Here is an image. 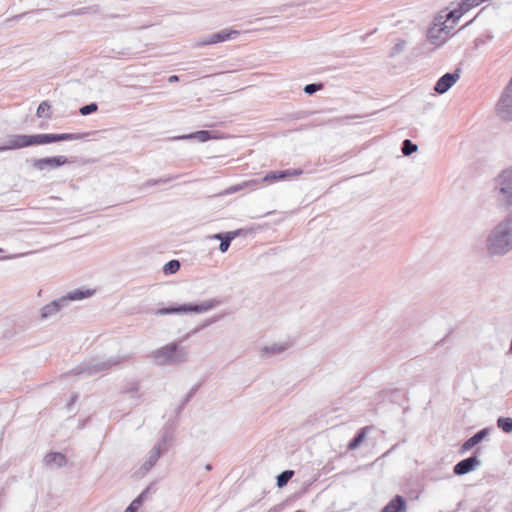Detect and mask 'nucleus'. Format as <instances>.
<instances>
[{"label": "nucleus", "instance_id": "obj_1", "mask_svg": "<svg viewBox=\"0 0 512 512\" xmlns=\"http://www.w3.org/2000/svg\"><path fill=\"white\" fill-rule=\"evenodd\" d=\"M485 250L492 257H503L512 251V212L490 229L485 239Z\"/></svg>", "mask_w": 512, "mask_h": 512}, {"label": "nucleus", "instance_id": "obj_2", "mask_svg": "<svg viewBox=\"0 0 512 512\" xmlns=\"http://www.w3.org/2000/svg\"><path fill=\"white\" fill-rule=\"evenodd\" d=\"M79 133H61V134H14L8 135L5 143L0 146V152L6 150H16L34 145H44L59 141L78 140L83 138Z\"/></svg>", "mask_w": 512, "mask_h": 512}, {"label": "nucleus", "instance_id": "obj_3", "mask_svg": "<svg viewBox=\"0 0 512 512\" xmlns=\"http://www.w3.org/2000/svg\"><path fill=\"white\" fill-rule=\"evenodd\" d=\"M94 291L89 289H74L66 295L51 301L40 309V319L45 321L56 316L71 301H80L89 298Z\"/></svg>", "mask_w": 512, "mask_h": 512}, {"label": "nucleus", "instance_id": "obj_4", "mask_svg": "<svg viewBox=\"0 0 512 512\" xmlns=\"http://www.w3.org/2000/svg\"><path fill=\"white\" fill-rule=\"evenodd\" d=\"M188 350L178 342L169 343L150 354L157 365H176L188 360Z\"/></svg>", "mask_w": 512, "mask_h": 512}, {"label": "nucleus", "instance_id": "obj_5", "mask_svg": "<svg viewBox=\"0 0 512 512\" xmlns=\"http://www.w3.org/2000/svg\"><path fill=\"white\" fill-rule=\"evenodd\" d=\"M493 194L499 209L507 210L512 207V167L503 170L495 178Z\"/></svg>", "mask_w": 512, "mask_h": 512}, {"label": "nucleus", "instance_id": "obj_6", "mask_svg": "<svg viewBox=\"0 0 512 512\" xmlns=\"http://www.w3.org/2000/svg\"><path fill=\"white\" fill-rule=\"evenodd\" d=\"M222 303L223 302L221 299L212 298L205 300L200 304L189 303L159 308L155 311V315L163 316L169 314L203 313L214 309Z\"/></svg>", "mask_w": 512, "mask_h": 512}, {"label": "nucleus", "instance_id": "obj_7", "mask_svg": "<svg viewBox=\"0 0 512 512\" xmlns=\"http://www.w3.org/2000/svg\"><path fill=\"white\" fill-rule=\"evenodd\" d=\"M128 356L115 355L109 357L107 360L91 359L87 362L77 366L73 371L75 374H84L92 376L99 372L106 371L120 363L127 361Z\"/></svg>", "mask_w": 512, "mask_h": 512}, {"label": "nucleus", "instance_id": "obj_8", "mask_svg": "<svg viewBox=\"0 0 512 512\" xmlns=\"http://www.w3.org/2000/svg\"><path fill=\"white\" fill-rule=\"evenodd\" d=\"M170 440V436L168 433H164L160 440L153 446V448L149 451L145 461L143 462L140 470L142 474L147 473L150 469L156 464L160 456L167 451L168 442Z\"/></svg>", "mask_w": 512, "mask_h": 512}, {"label": "nucleus", "instance_id": "obj_9", "mask_svg": "<svg viewBox=\"0 0 512 512\" xmlns=\"http://www.w3.org/2000/svg\"><path fill=\"white\" fill-rule=\"evenodd\" d=\"M496 111L502 120L512 121V76L501 94Z\"/></svg>", "mask_w": 512, "mask_h": 512}, {"label": "nucleus", "instance_id": "obj_10", "mask_svg": "<svg viewBox=\"0 0 512 512\" xmlns=\"http://www.w3.org/2000/svg\"><path fill=\"white\" fill-rule=\"evenodd\" d=\"M452 29V25L434 23L427 31L428 41L436 47H439L447 41Z\"/></svg>", "mask_w": 512, "mask_h": 512}, {"label": "nucleus", "instance_id": "obj_11", "mask_svg": "<svg viewBox=\"0 0 512 512\" xmlns=\"http://www.w3.org/2000/svg\"><path fill=\"white\" fill-rule=\"evenodd\" d=\"M67 163H69L67 157L53 156L32 160V167L36 170L43 171L45 169H56Z\"/></svg>", "mask_w": 512, "mask_h": 512}, {"label": "nucleus", "instance_id": "obj_12", "mask_svg": "<svg viewBox=\"0 0 512 512\" xmlns=\"http://www.w3.org/2000/svg\"><path fill=\"white\" fill-rule=\"evenodd\" d=\"M460 78V70L456 69L452 73H446L441 76L434 86L435 92L438 94L446 93Z\"/></svg>", "mask_w": 512, "mask_h": 512}, {"label": "nucleus", "instance_id": "obj_13", "mask_svg": "<svg viewBox=\"0 0 512 512\" xmlns=\"http://www.w3.org/2000/svg\"><path fill=\"white\" fill-rule=\"evenodd\" d=\"M481 461L476 455L470 456L459 461L453 468V472L456 475H465L473 471L476 467L480 466Z\"/></svg>", "mask_w": 512, "mask_h": 512}, {"label": "nucleus", "instance_id": "obj_14", "mask_svg": "<svg viewBox=\"0 0 512 512\" xmlns=\"http://www.w3.org/2000/svg\"><path fill=\"white\" fill-rule=\"evenodd\" d=\"M240 35V32L235 29H223L219 32L212 33L209 35V42L217 44L228 40H233Z\"/></svg>", "mask_w": 512, "mask_h": 512}, {"label": "nucleus", "instance_id": "obj_15", "mask_svg": "<svg viewBox=\"0 0 512 512\" xmlns=\"http://www.w3.org/2000/svg\"><path fill=\"white\" fill-rule=\"evenodd\" d=\"M44 464L50 468H61L67 464V458L60 452H49L44 457Z\"/></svg>", "mask_w": 512, "mask_h": 512}, {"label": "nucleus", "instance_id": "obj_16", "mask_svg": "<svg viewBox=\"0 0 512 512\" xmlns=\"http://www.w3.org/2000/svg\"><path fill=\"white\" fill-rule=\"evenodd\" d=\"M490 431V428H483L479 430L463 443L461 450L465 452L472 449L474 446L482 442L489 435Z\"/></svg>", "mask_w": 512, "mask_h": 512}, {"label": "nucleus", "instance_id": "obj_17", "mask_svg": "<svg viewBox=\"0 0 512 512\" xmlns=\"http://www.w3.org/2000/svg\"><path fill=\"white\" fill-rule=\"evenodd\" d=\"M406 501L400 496L396 495L382 510L381 512H406Z\"/></svg>", "mask_w": 512, "mask_h": 512}, {"label": "nucleus", "instance_id": "obj_18", "mask_svg": "<svg viewBox=\"0 0 512 512\" xmlns=\"http://www.w3.org/2000/svg\"><path fill=\"white\" fill-rule=\"evenodd\" d=\"M238 235V232L217 233L213 236L214 239L220 240L219 250L226 252L231 244V241Z\"/></svg>", "mask_w": 512, "mask_h": 512}, {"label": "nucleus", "instance_id": "obj_19", "mask_svg": "<svg viewBox=\"0 0 512 512\" xmlns=\"http://www.w3.org/2000/svg\"><path fill=\"white\" fill-rule=\"evenodd\" d=\"M214 138L211 131L208 130H199L187 135H182L177 137V139L184 140V139H195L199 142H206L210 139Z\"/></svg>", "mask_w": 512, "mask_h": 512}, {"label": "nucleus", "instance_id": "obj_20", "mask_svg": "<svg viewBox=\"0 0 512 512\" xmlns=\"http://www.w3.org/2000/svg\"><path fill=\"white\" fill-rule=\"evenodd\" d=\"M289 347L288 344H272L269 346H265L261 349L262 357H269L277 354H281Z\"/></svg>", "mask_w": 512, "mask_h": 512}, {"label": "nucleus", "instance_id": "obj_21", "mask_svg": "<svg viewBox=\"0 0 512 512\" xmlns=\"http://www.w3.org/2000/svg\"><path fill=\"white\" fill-rule=\"evenodd\" d=\"M370 429L371 428L369 426L361 428L349 442V444L347 446L348 450L357 449L361 445V443L364 441V439L366 438L367 432Z\"/></svg>", "mask_w": 512, "mask_h": 512}, {"label": "nucleus", "instance_id": "obj_22", "mask_svg": "<svg viewBox=\"0 0 512 512\" xmlns=\"http://www.w3.org/2000/svg\"><path fill=\"white\" fill-rule=\"evenodd\" d=\"M150 491V487H147L145 490H143L131 503L130 505L125 509L124 512H136L143 502L147 499L148 494Z\"/></svg>", "mask_w": 512, "mask_h": 512}, {"label": "nucleus", "instance_id": "obj_23", "mask_svg": "<svg viewBox=\"0 0 512 512\" xmlns=\"http://www.w3.org/2000/svg\"><path fill=\"white\" fill-rule=\"evenodd\" d=\"M100 11V7L98 5H92V6H87V7H82V8H78V9H73L63 15H61V17H68V16H79V15H84V14H96Z\"/></svg>", "mask_w": 512, "mask_h": 512}, {"label": "nucleus", "instance_id": "obj_24", "mask_svg": "<svg viewBox=\"0 0 512 512\" xmlns=\"http://www.w3.org/2000/svg\"><path fill=\"white\" fill-rule=\"evenodd\" d=\"M36 116L38 118H46V119H50L52 117V113H51V105L49 104L48 101H42L37 110H36Z\"/></svg>", "mask_w": 512, "mask_h": 512}, {"label": "nucleus", "instance_id": "obj_25", "mask_svg": "<svg viewBox=\"0 0 512 512\" xmlns=\"http://www.w3.org/2000/svg\"><path fill=\"white\" fill-rule=\"evenodd\" d=\"M223 316H224L223 314H222V315H214V316H212L211 318L206 319V320H205V321H204V322H203L199 327L195 328V329H194L193 331H191L190 333H187V334L184 336V338H183V339H184V340H185V339H188V338H189V336H190L191 334H195V333L199 332L201 329H203V328H205V327H207V326H209V325H211V324H213V323H215V322H218L219 320H221V319H222V317H223Z\"/></svg>", "mask_w": 512, "mask_h": 512}, {"label": "nucleus", "instance_id": "obj_26", "mask_svg": "<svg viewBox=\"0 0 512 512\" xmlns=\"http://www.w3.org/2000/svg\"><path fill=\"white\" fill-rule=\"evenodd\" d=\"M294 471L292 470H285L282 473H280L276 478V484L279 488L284 487L287 485V483L290 481V479L293 477Z\"/></svg>", "mask_w": 512, "mask_h": 512}, {"label": "nucleus", "instance_id": "obj_27", "mask_svg": "<svg viewBox=\"0 0 512 512\" xmlns=\"http://www.w3.org/2000/svg\"><path fill=\"white\" fill-rule=\"evenodd\" d=\"M418 150V146L409 139H405L401 145V151L404 156H410Z\"/></svg>", "mask_w": 512, "mask_h": 512}, {"label": "nucleus", "instance_id": "obj_28", "mask_svg": "<svg viewBox=\"0 0 512 512\" xmlns=\"http://www.w3.org/2000/svg\"><path fill=\"white\" fill-rule=\"evenodd\" d=\"M497 426L505 433L512 432V418L511 417H499L497 419Z\"/></svg>", "mask_w": 512, "mask_h": 512}, {"label": "nucleus", "instance_id": "obj_29", "mask_svg": "<svg viewBox=\"0 0 512 512\" xmlns=\"http://www.w3.org/2000/svg\"><path fill=\"white\" fill-rule=\"evenodd\" d=\"M303 173L302 169H287L277 171V181L285 180L288 177L299 176Z\"/></svg>", "mask_w": 512, "mask_h": 512}, {"label": "nucleus", "instance_id": "obj_30", "mask_svg": "<svg viewBox=\"0 0 512 512\" xmlns=\"http://www.w3.org/2000/svg\"><path fill=\"white\" fill-rule=\"evenodd\" d=\"M407 46V42L403 39H398L395 45L392 47L389 57H395L396 55L402 53Z\"/></svg>", "mask_w": 512, "mask_h": 512}, {"label": "nucleus", "instance_id": "obj_31", "mask_svg": "<svg viewBox=\"0 0 512 512\" xmlns=\"http://www.w3.org/2000/svg\"><path fill=\"white\" fill-rule=\"evenodd\" d=\"M180 269V262L178 260H170L168 261L164 267L163 272L166 275L174 274Z\"/></svg>", "mask_w": 512, "mask_h": 512}, {"label": "nucleus", "instance_id": "obj_32", "mask_svg": "<svg viewBox=\"0 0 512 512\" xmlns=\"http://www.w3.org/2000/svg\"><path fill=\"white\" fill-rule=\"evenodd\" d=\"M482 3V0H463L459 7L461 8L462 12L466 13L470 9L480 5Z\"/></svg>", "mask_w": 512, "mask_h": 512}, {"label": "nucleus", "instance_id": "obj_33", "mask_svg": "<svg viewBox=\"0 0 512 512\" xmlns=\"http://www.w3.org/2000/svg\"><path fill=\"white\" fill-rule=\"evenodd\" d=\"M463 14H464V12H462L460 7L457 9H454L447 14V17H446V20L444 23L447 24L449 21H452V24H453L457 20H459Z\"/></svg>", "mask_w": 512, "mask_h": 512}, {"label": "nucleus", "instance_id": "obj_34", "mask_svg": "<svg viewBox=\"0 0 512 512\" xmlns=\"http://www.w3.org/2000/svg\"><path fill=\"white\" fill-rule=\"evenodd\" d=\"M98 110V105L97 103H90V104H87V105H84L82 106L80 109H79V112L81 115L83 116H86V115H89L93 112H96Z\"/></svg>", "mask_w": 512, "mask_h": 512}, {"label": "nucleus", "instance_id": "obj_35", "mask_svg": "<svg viewBox=\"0 0 512 512\" xmlns=\"http://www.w3.org/2000/svg\"><path fill=\"white\" fill-rule=\"evenodd\" d=\"M323 88L322 83H311L304 87V92L308 95H312Z\"/></svg>", "mask_w": 512, "mask_h": 512}, {"label": "nucleus", "instance_id": "obj_36", "mask_svg": "<svg viewBox=\"0 0 512 512\" xmlns=\"http://www.w3.org/2000/svg\"><path fill=\"white\" fill-rule=\"evenodd\" d=\"M175 178L176 177L160 178L157 180L150 179L144 184V186H151V185H156V184H161V183H167Z\"/></svg>", "mask_w": 512, "mask_h": 512}, {"label": "nucleus", "instance_id": "obj_37", "mask_svg": "<svg viewBox=\"0 0 512 512\" xmlns=\"http://www.w3.org/2000/svg\"><path fill=\"white\" fill-rule=\"evenodd\" d=\"M277 181V171H270L267 173L262 179L261 182H276Z\"/></svg>", "mask_w": 512, "mask_h": 512}, {"label": "nucleus", "instance_id": "obj_38", "mask_svg": "<svg viewBox=\"0 0 512 512\" xmlns=\"http://www.w3.org/2000/svg\"><path fill=\"white\" fill-rule=\"evenodd\" d=\"M212 44H213V42H209V35H208L206 37H203V38L199 39L195 43V47H202V46L212 45Z\"/></svg>", "mask_w": 512, "mask_h": 512}, {"label": "nucleus", "instance_id": "obj_39", "mask_svg": "<svg viewBox=\"0 0 512 512\" xmlns=\"http://www.w3.org/2000/svg\"><path fill=\"white\" fill-rule=\"evenodd\" d=\"M179 80V77L177 75H172L169 77L168 81L170 83L177 82Z\"/></svg>", "mask_w": 512, "mask_h": 512}, {"label": "nucleus", "instance_id": "obj_40", "mask_svg": "<svg viewBox=\"0 0 512 512\" xmlns=\"http://www.w3.org/2000/svg\"><path fill=\"white\" fill-rule=\"evenodd\" d=\"M211 468H212V467H211V465H210V464H208V465L206 466V470H208V471H209V470H211Z\"/></svg>", "mask_w": 512, "mask_h": 512}, {"label": "nucleus", "instance_id": "obj_41", "mask_svg": "<svg viewBox=\"0 0 512 512\" xmlns=\"http://www.w3.org/2000/svg\"><path fill=\"white\" fill-rule=\"evenodd\" d=\"M12 258L11 256H6V257H3L2 259H10Z\"/></svg>", "mask_w": 512, "mask_h": 512}, {"label": "nucleus", "instance_id": "obj_42", "mask_svg": "<svg viewBox=\"0 0 512 512\" xmlns=\"http://www.w3.org/2000/svg\"><path fill=\"white\" fill-rule=\"evenodd\" d=\"M3 250L0 248V252H2Z\"/></svg>", "mask_w": 512, "mask_h": 512}]
</instances>
